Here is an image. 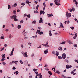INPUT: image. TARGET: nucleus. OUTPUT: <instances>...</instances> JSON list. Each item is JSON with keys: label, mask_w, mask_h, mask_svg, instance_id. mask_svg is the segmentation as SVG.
<instances>
[{"label": "nucleus", "mask_w": 78, "mask_h": 78, "mask_svg": "<svg viewBox=\"0 0 78 78\" xmlns=\"http://www.w3.org/2000/svg\"><path fill=\"white\" fill-rule=\"evenodd\" d=\"M66 15L67 19H68V17H71V13H70L69 14L68 12H66Z\"/></svg>", "instance_id": "obj_3"}, {"label": "nucleus", "mask_w": 78, "mask_h": 78, "mask_svg": "<svg viewBox=\"0 0 78 78\" xmlns=\"http://www.w3.org/2000/svg\"><path fill=\"white\" fill-rule=\"evenodd\" d=\"M48 73H49V75H52V73L50 71L48 72Z\"/></svg>", "instance_id": "obj_14"}, {"label": "nucleus", "mask_w": 78, "mask_h": 78, "mask_svg": "<svg viewBox=\"0 0 78 78\" xmlns=\"http://www.w3.org/2000/svg\"><path fill=\"white\" fill-rule=\"evenodd\" d=\"M34 56V54H32L31 55V57H33V56Z\"/></svg>", "instance_id": "obj_45"}, {"label": "nucleus", "mask_w": 78, "mask_h": 78, "mask_svg": "<svg viewBox=\"0 0 78 78\" xmlns=\"http://www.w3.org/2000/svg\"><path fill=\"white\" fill-rule=\"evenodd\" d=\"M49 34L50 36H52V34L51 33V32L50 30L49 31Z\"/></svg>", "instance_id": "obj_17"}, {"label": "nucleus", "mask_w": 78, "mask_h": 78, "mask_svg": "<svg viewBox=\"0 0 78 78\" xmlns=\"http://www.w3.org/2000/svg\"><path fill=\"white\" fill-rule=\"evenodd\" d=\"M70 28H71V29L72 30H74V29H75V28H74V27H70Z\"/></svg>", "instance_id": "obj_46"}, {"label": "nucleus", "mask_w": 78, "mask_h": 78, "mask_svg": "<svg viewBox=\"0 0 78 78\" xmlns=\"http://www.w3.org/2000/svg\"><path fill=\"white\" fill-rule=\"evenodd\" d=\"M74 47H77V44H75L74 45Z\"/></svg>", "instance_id": "obj_40"}, {"label": "nucleus", "mask_w": 78, "mask_h": 78, "mask_svg": "<svg viewBox=\"0 0 78 78\" xmlns=\"http://www.w3.org/2000/svg\"><path fill=\"white\" fill-rule=\"evenodd\" d=\"M4 36H3V34H2V36L1 37L0 39H4L5 38H4Z\"/></svg>", "instance_id": "obj_19"}, {"label": "nucleus", "mask_w": 78, "mask_h": 78, "mask_svg": "<svg viewBox=\"0 0 78 78\" xmlns=\"http://www.w3.org/2000/svg\"><path fill=\"white\" fill-rule=\"evenodd\" d=\"M18 29H20V28H21V25H19L18 26Z\"/></svg>", "instance_id": "obj_22"}, {"label": "nucleus", "mask_w": 78, "mask_h": 78, "mask_svg": "<svg viewBox=\"0 0 78 78\" xmlns=\"http://www.w3.org/2000/svg\"><path fill=\"white\" fill-rule=\"evenodd\" d=\"M65 44H66V41H63L61 43H60V44H62V45H64Z\"/></svg>", "instance_id": "obj_24"}, {"label": "nucleus", "mask_w": 78, "mask_h": 78, "mask_svg": "<svg viewBox=\"0 0 78 78\" xmlns=\"http://www.w3.org/2000/svg\"><path fill=\"white\" fill-rule=\"evenodd\" d=\"M29 78H32V76H29Z\"/></svg>", "instance_id": "obj_64"}, {"label": "nucleus", "mask_w": 78, "mask_h": 78, "mask_svg": "<svg viewBox=\"0 0 78 78\" xmlns=\"http://www.w3.org/2000/svg\"><path fill=\"white\" fill-rule=\"evenodd\" d=\"M27 17H28V18H30L31 17V15H30V14H29L27 15Z\"/></svg>", "instance_id": "obj_30"}, {"label": "nucleus", "mask_w": 78, "mask_h": 78, "mask_svg": "<svg viewBox=\"0 0 78 78\" xmlns=\"http://www.w3.org/2000/svg\"><path fill=\"white\" fill-rule=\"evenodd\" d=\"M77 33H76L75 34V36L76 37H77Z\"/></svg>", "instance_id": "obj_53"}, {"label": "nucleus", "mask_w": 78, "mask_h": 78, "mask_svg": "<svg viewBox=\"0 0 78 78\" xmlns=\"http://www.w3.org/2000/svg\"><path fill=\"white\" fill-rule=\"evenodd\" d=\"M2 57V58H5V54H3Z\"/></svg>", "instance_id": "obj_31"}, {"label": "nucleus", "mask_w": 78, "mask_h": 78, "mask_svg": "<svg viewBox=\"0 0 78 78\" xmlns=\"http://www.w3.org/2000/svg\"><path fill=\"white\" fill-rule=\"evenodd\" d=\"M45 7L46 6H44V7H43V10L44 11H45Z\"/></svg>", "instance_id": "obj_39"}, {"label": "nucleus", "mask_w": 78, "mask_h": 78, "mask_svg": "<svg viewBox=\"0 0 78 78\" xmlns=\"http://www.w3.org/2000/svg\"><path fill=\"white\" fill-rule=\"evenodd\" d=\"M32 24H36V21L34 20L32 22Z\"/></svg>", "instance_id": "obj_18"}, {"label": "nucleus", "mask_w": 78, "mask_h": 78, "mask_svg": "<svg viewBox=\"0 0 78 78\" xmlns=\"http://www.w3.org/2000/svg\"><path fill=\"white\" fill-rule=\"evenodd\" d=\"M39 23H43V20H42V17L40 18Z\"/></svg>", "instance_id": "obj_5"}, {"label": "nucleus", "mask_w": 78, "mask_h": 78, "mask_svg": "<svg viewBox=\"0 0 78 78\" xmlns=\"http://www.w3.org/2000/svg\"><path fill=\"white\" fill-rule=\"evenodd\" d=\"M37 76H39V78H42V74H41V73L36 75L35 78H38Z\"/></svg>", "instance_id": "obj_4"}, {"label": "nucleus", "mask_w": 78, "mask_h": 78, "mask_svg": "<svg viewBox=\"0 0 78 78\" xmlns=\"http://www.w3.org/2000/svg\"><path fill=\"white\" fill-rule=\"evenodd\" d=\"M28 53L27 52H25L23 55L24 56V57H25V58H27V57H28Z\"/></svg>", "instance_id": "obj_7"}, {"label": "nucleus", "mask_w": 78, "mask_h": 78, "mask_svg": "<svg viewBox=\"0 0 78 78\" xmlns=\"http://www.w3.org/2000/svg\"><path fill=\"white\" fill-rule=\"evenodd\" d=\"M68 10H69L70 12H72V9H68Z\"/></svg>", "instance_id": "obj_54"}, {"label": "nucleus", "mask_w": 78, "mask_h": 78, "mask_svg": "<svg viewBox=\"0 0 78 78\" xmlns=\"http://www.w3.org/2000/svg\"><path fill=\"white\" fill-rule=\"evenodd\" d=\"M33 71H34V72H36V71H37V69H34L33 70Z\"/></svg>", "instance_id": "obj_38"}, {"label": "nucleus", "mask_w": 78, "mask_h": 78, "mask_svg": "<svg viewBox=\"0 0 78 78\" xmlns=\"http://www.w3.org/2000/svg\"><path fill=\"white\" fill-rule=\"evenodd\" d=\"M8 9H11V6L10 5H8Z\"/></svg>", "instance_id": "obj_36"}, {"label": "nucleus", "mask_w": 78, "mask_h": 78, "mask_svg": "<svg viewBox=\"0 0 78 78\" xmlns=\"http://www.w3.org/2000/svg\"><path fill=\"white\" fill-rule=\"evenodd\" d=\"M54 2L56 4V3H59V0H55Z\"/></svg>", "instance_id": "obj_11"}, {"label": "nucleus", "mask_w": 78, "mask_h": 78, "mask_svg": "<svg viewBox=\"0 0 78 78\" xmlns=\"http://www.w3.org/2000/svg\"><path fill=\"white\" fill-rule=\"evenodd\" d=\"M10 17L11 18V19H13L14 21H19V20H18L16 18L17 17V16L16 15H13L10 16Z\"/></svg>", "instance_id": "obj_1"}, {"label": "nucleus", "mask_w": 78, "mask_h": 78, "mask_svg": "<svg viewBox=\"0 0 78 78\" xmlns=\"http://www.w3.org/2000/svg\"><path fill=\"white\" fill-rule=\"evenodd\" d=\"M78 60H76V59L75 60V62H77V64H78Z\"/></svg>", "instance_id": "obj_52"}, {"label": "nucleus", "mask_w": 78, "mask_h": 78, "mask_svg": "<svg viewBox=\"0 0 78 78\" xmlns=\"http://www.w3.org/2000/svg\"><path fill=\"white\" fill-rule=\"evenodd\" d=\"M62 58L63 59H65L66 57V55L65 53H63L62 55Z\"/></svg>", "instance_id": "obj_6"}, {"label": "nucleus", "mask_w": 78, "mask_h": 78, "mask_svg": "<svg viewBox=\"0 0 78 78\" xmlns=\"http://www.w3.org/2000/svg\"><path fill=\"white\" fill-rule=\"evenodd\" d=\"M48 49H47L46 50H45L44 51V53L45 54H46V53H48Z\"/></svg>", "instance_id": "obj_12"}, {"label": "nucleus", "mask_w": 78, "mask_h": 78, "mask_svg": "<svg viewBox=\"0 0 78 78\" xmlns=\"http://www.w3.org/2000/svg\"><path fill=\"white\" fill-rule=\"evenodd\" d=\"M66 69H69V65H67L66 66Z\"/></svg>", "instance_id": "obj_15"}, {"label": "nucleus", "mask_w": 78, "mask_h": 78, "mask_svg": "<svg viewBox=\"0 0 78 78\" xmlns=\"http://www.w3.org/2000/svg\"><path fill=\"white\" fill-rule=\"evenodd\" d=\"M52 70H55V68H53L52 69Z\"/></svg>", "instance_id": "obj_61"}, {"label": "nucleus", "mask_w": 78, "mask_h": 78, "mask_svg": "<svg viewBox=\"0 0 78 78\" xmlns=\"http://www.w3.org/2000/svg\"><path fill=\"white\" fill-rule=\"evenodd\" d=\"M48 65H47V64H46L44 66V67H48Z\"/></svg>", "instance_id": "obj_47"}, {"label": "nucleus", "mask_w": 78, "mask_h": 78, "mask_svg": "<svg viewBox=\"0 0 78 78\" xmlns=\"http://www.w3.org/2000/svg\"><path fill=\"white\" fill-rule=\"evenodd\" d=\"M65 62H69V61H68V60H67V59H65Z\"/></svg>", "instance_id": "obj_44"}, {"label": "nucleus", "mask_w": 78, "mask_h": 78, "mask_svg": "<svg viewBox=\"0 0 78 78\" xmlns=\"http://www.w3.org/2000/svg\"><path fill=\"white\" fill-rule=\"evenodd\" d=\"M56 73H57L58 74H59L60 73V72L58 71H56Z\"/></svg>", "instance_id": "obj_41"}, {"label": "nucleus", "mask_w": 78, "mask_h": 78, "mask_svg": "<svg viewBox=\"0 0 78 78\" xmlns=\"http://www.w3.org/2000/svg\"><path fill=\"white\" fill-rule=\"evenodd\" d=\"M5 61V58H2L1 59V61Z\"/></svg>", "instance_id": "obj_35"}, {"label": "nucleus", "mask_w": 78, "mask_h": 78, "mask_svg": "<svg viewBox=\"0 0 78 78\" xmlns=\"http://www.w3.org/2000/svg\"><path fill=\"white\" fill-rule=\"evenodd\" d=\"M38 8H39V5H38L36 7V9H37V10H38V9H39Z\"/></svg>", "instance_id": "obj_27"}, {"label": "nucleus", "mask_w": 78, "mask_h": 78, "mask_svg": "<svg viewBox=\"0 0 78 78\" xmlns=\"http://www.w3.org/2000/svg\"><path fill=\"white\" fill-rule=\"evenodd\" d=\"M50 6H53V4L51 3L50 4Z\"/></svg>", "instance_id": "obj_59"}, {"label": "nucleus", "mask_w": 78, "mask_h": 78, "mask_svg": "<svg viewBox=\"0 0 78 78\" xmlns=\"http://www.w3.org/2000/svg\"><path fill=\"white\" fill-rule=\"evenodd\" d=\"M21 5H22V6H24V5H25V3H22Z\"/></svg>", "instance_id": "obj_48"}, {"label": "nucleus", "mask_w": 78, "mask_h": 78, "mask_svg": "<svg viewBox=\"0 0 78 78\" xmlns=\"http://www.w3.org/2000/svg\"><path fill=\"white\" fill-rule=\"evenodd\" d=\"M15 73L16 75H17L18 74H19V72L18 71L15 72L14 73V74H15Z\"/></svg>", "instance_id": "obj_26"}, {"label": "nucleus", "mask_w": 78, "mask_h": 78, "mask_svg": "<svg viewBox=\"0 0 78 78\" xmlns=\"http://www.w3.org/2000/svg\"><path fill=\"white\" fill-rule=\"evenodd\" d=\"M67 24H69V23H70V21L68 20V21L67 22Z\"/></svg>", "instance_id": "obj_57"}, {"label": "nucleus", "mask_w": 78, "mask_h": 78, "mask_svg": "<svg viewBox=\"0 0 78 78\" xmlns=\"http://www.w3.org/2000/svg\"><path fill=\"white\" fill-rule=\"evenodd\" d=\"M17 62H18V61H15L14 62V63H15V64H17Z\"/></svg>", "instance_id": "obj_49"}, {"label": "nucleus", "mask_w": 78, "mask_h": 78, "mask_svg": "<svg viewBox=\"0 0 78 78\" xmlns=\"http://www.w3.org/2000/svg\"><path fill=\"white\" fill-rule=\"evenodd\" d=\"M64 28V26H63V24L62 23H60V26L59 27V28Z\"/></svg>", "instance_id": "obj_9"}, {"label": "nucleus", "mask_w": 78, "mask_h": 78, "mask_svg": "<svg viewBox=\"0 0 78 78\" xmlns=\"http://www.w3.org/2000/svg\"><path fill=\"white\" fill-rule=\"evenodd\" d=\"M13 13H14V14H16V10H14L13 11Z\"/></svg>", "instance_id": "obj_32"}, {"label": "nucleus", "mask_w": 78, "mask_h": 78, "mask_svg": "<svg viewBox=\"0 0 78 78\" xmlns=\"http://www.w3.org/2000/svg\"><path fill=\"white\" fill-rule=\"evenodd\" d=\"M20 62L21 64H23V62H22V60H20Z\"/></svg>", "instance_id": "obj_42"}, {"label": "nucleus", "mask_w": 78, "mask_h": 78, "mask_svg": "<svg viewBox=\"0 0 78 78\" xmlns=\"http://www.w3.org/2000/svg\"><path fill=\"white\" fill-rule=\"evenodd\" d=\"M34 13H35V14H36V13H37V14L39 13V12H38V11H37L36 10V11H34Z\"/></svg>", "instance_id": "obj_29"}, {"label": "nucleus", "mask_w": 78, "mask_h": 78, "mask_svg": "<svg viewBox=\"0 0 78 78\" xmlns=\"http://www.w3.org/2000/svg\"><path fill=\"white\" fill-rule=\"evenodd\" d=\"M41 48V46H40L38 47H37V48Z\"/></svg>", "instance_id": "obj_56"}, {"label": "nucleus", "mask_w": 78, "mask_h": 78, "mask_svg": "<svg viewBox=\"0 0 78 78\" xmlns=\"http://www.w3.org/2000/svg\"><path fill=\"white\" fill-rule=\"evenodd\" d=\"M72 11H75V9L73 8L72 9Z\"/></svg>", "instance_id": "obj_62"}, {"label": "nucleus", "mask_w": 78, "mask_h": 78, "mask_svg": "<svg viewBox=\"0 0 78 78\" xmlns=\"http://www.w3.org/2000/svg\"><path fill=\"white\" fill-rule=\"evenodd\" d=\"M45 70H47L48 71V70H49L48 68H46L45 69Z\"/></svg>", "instance_id": "obj_37"}, {"label": "nucleus", "mask_w": 78, "mask_h": 78, "mask_svg": "<svg viewBox=\"0 0 78 78\" xmlns=\"http://www.w3.org/2000/svg\"><path fill=\"white\" fill-rule=\"evenodd\" d=\"M17 6V4L15 3L12 6V8H14V7H16Z\"/></svg>", "instance_id": "obj_10"}, {"label": "nucleus", "mask_w": 78, "mask_h": 78, "mask_svg": "<svg viewBox=\"0 0 78 78\" xmlns=\"http://www.w3.org/2000/svg\"><path fill=\"white\" fill-rule=\"evenodd\" d=\"M43 5L44 6H46V5H45V2L43 3Z\"/></svg>", "instance_id": "obj_50"}, {"label": "nucleus", "mask_w": 78, "mask_h": 78, "mask_svg": "<svg viewBox=\"0 0 78 78\" xmlns=\"http://www.w3.org/2000/svg\"><path fill=\"white\" fill-rule=\"evenodd\" d=\"M14 51V48H13L11 52V54H10V56H12L13 55V52Z\"/></svg>", "instance_id": "obj_8"}, {"label": "nucleus", "mask_w": 78, "mask_h": 78, "mask_svg": "<svg viewBox=\"0 0 78 78\" xmlns=\"http://www.w3.org/2000/svg\"><path fill=\"white\" fill-rule=\"evenodd\" d=\"M68 42L69 43V44H70V45H71V44H73L72 42L70 41H69Z\"/></svg>", "instance_id": "obj_23"}, {"label": "nucleus", "mask_w": 78, "mask_h": 78, "mask_svg": "<svg viewBox=\"0 0 78 78\" xmlns=\"http://www.w3.org/2000/svg\"><path fill=\"white\" fill-rule=\"evenodd\" d=\"M40 30H37V32H36V34H40V35H41V34H43V32L41 31Z\"/></svg>", "instance_id": "obj_2"}, {"label": "nucleus", "mask_w": 78, "mask_h": 78, "mask_svg": "<svg viewBox=\"0 0 78 78\" xmlns=\"http://www.w3.org/2000/svg\"><path fill=\"white\" fill-rule=\"evenodd\" d=\"M20 23H23V20H21L20 22Z\"/></svg>", "instance_id": "obj_34"}, {"label": "nucleus", "mask_w": 78, "mask_h": 78, "mask_svg": "<svg viewBox=\"0 0 78 78\" xmlns=\"http://www.w3.org/2000/svg\"><path fill=\"white\" fill-rule=\"evenodd\" d=\"M44 47H50L49 45H48L47 44H44Z\"/></svg>", "instance_id": "obj_20"}, {"label": "nucleus", "mask_w": 78, "mask_h": 78, "mask_svg": "<svg viewBox=\"0 0 78 78\" xmlns=\"http://www.w3.org/2000/svg\"><path fill=\"white\" fill-rule=\"evenodd\" d=\"M56 56H58L59 55V52H58L57 51H56Z\"/></svg>", "instance_id": "obj_25"}, {"label": "nucleus", "mask_w": 78, "mask_h": 78, "mask_svg": "<svg viewBox=\"0 0 78 78\" xmlns=\"http://www.w3.org/2000/svg\"><path fill=\"white\" fill-rule=\"evenodd\" d=\"M75 3H76V5H77V4H78L77 3V1H75Z\"/></svg>", "instance_id": "obj_63"}, {"label": "nucleus", "mask_w": 78, "mask_h": 78, "mask_svg": "<svg viewBox=\"0 0 78 78\" xmlns=\"http://www.w3.org/2000/svg\"><path fill=\"white\" fill-rule=\"evenodd\" d=\"M59 48L60 49V50H61V51L62 50V47H59Z\"/></svg>", "instance_id": "obj_43"}, {"label": "nucleus", "mask_w": 78, "mask_h": 78, "mask_svg": "<svg viewBox=\"0 0 78 78\" xmlns=\"http://www.w3.org/2000/svg\"><path fill=\"white\" fill-rule=\"evenodd\" d=\"M9 38L11 39V35H10L9 36Z\"/></svg>", "instance_id": "obj_55"}, {"label": "nucleus", "mask_w": 78, "mask_h": 78, "mask_svg": "<svg viewBox=\"0 0 78 78\" xmlns=\"http://www.w3.org/2000/svg\"><path fill=\"white\" fill-rule=\"evenodd\" d=\"M75 71H76V69H75L72 71L71 72V74H72L73 73H74V72H75Z\"/></svg>", "instance_id": "obj_13"}, {"label": "nucleus", "mask_w": 78, "mask_h": 78, "mask_svg": "<svg viewBox=\"0 0 78 78\" xmlns=\"http://www.w3.org/2000/svg\"><path fill=\"white\" fill-rule=\"evenodd\" d=\"M14 61L12 62H10V64H12L14 63Z\"/></svg>", "instance_id": "obj_51"}, {"label": "nucleus", "mask_w": 78, "mask_h": 78, "mask_svg": "<svg viewBox=\"0 0 78 78\" xmlns=\"http://www.w3.org/2000/svg\"><path fill=\"white\" fill-rule=\"evenodd\" d=\"M34 2L36 3V4H37L38 3V2H37V1H35Z\"/></svg>", "instance_id": "obj_60"}, {"label": "nucleus", "mask_w": 78, "mask_h": 78, "mask_svg": "<svg viewBox=\"0 0 78 78\" xmlns=\"http://www.w3.org/2000/svg\"><path fill=\"white\" fill-rule=\"evenodd\" d=\"M13 70H15L16 69V68L15 67H13Z\"/></svg>", "instance_id": "obj_58"}, {"label": "nucleus", "mask_w": 78, "mask_h": 78, "mask_svg": "<svg viewBox=\"0 0 78 78\" xmlns=\"http://www.w3.org/2000/svg\"><path fill=\"white\" fill-rule=\"evenodd\" d=\"M43 14V11L42 10H41L40 12V15H41V14Z\"/></svg>", "instance_id": "obj_16"}, {"label": "nucleus", "mask_w": 78, "mask_h": 78, "mask_svg": "<svg viewBox=\"0 0 78 78\" xmlns=\"http://www.w3.org/2000/svg\"><path fill=\"white\" fill-rule=\"evenodd\" d=\"M57 6H59L60 5V4L59 3V2H58V3H57L56 4Z\"/></svg>", "instance_id": "obj_28"}, {"label": "nucleus", "mask_w": 78, "mask_h": 78, "mask_svg": "<svg viewBox=\"0 0 78 78\" xmlns=\"http://www.w3.org/2000/svg\"><path fill=\"white\" fill-rule=\"evenodd\" d=\"M58 59H62V57L61 56H58Z\"/></svg>", "instance_id": "obj_33"}, {"label": "nucleus", "mask_w": 78, "mask_h": 78, "mask_svg": "<svg viewBox=\"0 0 78 78\" xmlns=\"http://www.w3.org/2000/svg\"><path fill=\"white\" fill-rule=\"evenodd\" d=\"M26 3H27V4H28L29 6H30V4H29V3H30V2H29L28 1V0H26Z\"/></svg>", "instance_id": "obj_21"}]
</instances>
